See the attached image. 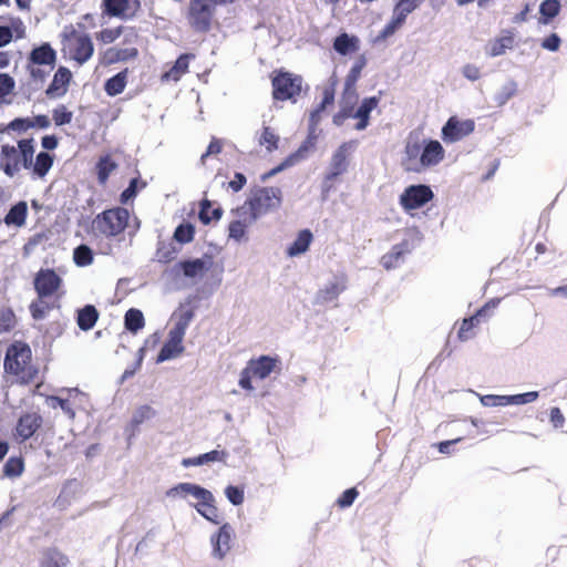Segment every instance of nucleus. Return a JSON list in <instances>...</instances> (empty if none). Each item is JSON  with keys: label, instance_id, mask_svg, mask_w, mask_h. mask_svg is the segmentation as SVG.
<instances>
[{"label": "nucleus", "instance_id": "1", "mask_svg": "<svg viewBox=\"0 0 567 567\" xmlns=\"http://www.w3.org/2000/svg\"><path fill=\"white\" fill-rule=\"evenodd\" d=\"M34 152L33 138H22L17 145H0V171L8 177H14L27 169L33 176L43 178L53 165V157L47 152H40L33 162Z\"/></svg>", "mask_w": 567, "mask_h": 567}, {"label": "nucleus", "instance_id": "2", "mask_svg": "<svg viewBox=\"0 0 567 567\" xmlns=\"http://www.w3.org/2000/svg\"><path fill=\"white\" fill-rule=\"evenodd\" d=\"M33 288L37 299L29 305L31 317L35 321L43 320L47 315L60 309L61 298L64 295L63 279L52 268H41L33 278Z\"/></svg>", "mask_w": 567, "mask_h": 567}, {"label": "nucleus", "instance_id": "3", "mask_svg": "<svg viewBox=\"0 0 567 567\" xmlns=\"http://www.w3.org/2000/svg\"><path fill=\"white\" fill-rule=\"evenodd\" d=\"M3 368L20 384L34 383L39 378V369L33 363L31 348L24 341H14L7 348Z\"/></svg>", "mask_w": 567, "mask_h": 567}, {"label": "nucleus", "instance_id": "4", "mask_svg": "<svg viewBox=\"0 0 567 567\" xmlns=\"http://www.w3.org/2000/svg\"><path fill=\"white\" fill-rule=\"evenodd\" d=\"M168 495H181L186 497L192 495L198 503L194 505L196 511L207 520L214 524H220L221 517L218 508L215 505V498L208 489L192 483H179L171 488Z\"/></svg>", "mask_w": 567, "mask_h": 567}, {"label": "nucleus", "instance_id": "5", "mask_svg": "<svg viewBox=\"0 0 567 567\" xmlns=\"http://www.w3.org/2000/svg\"><path fill=\"white\" fill-rule=\"evenodd\" d=\"M282 193L278 187H258L252 189L241 206L250 217L257 220L261 216L277 209L281 205Z\"/></svg>", "mask_w": 567, "mask_h": 567}, {"label": "nucleus", "instance_id": "6", "mask_svg": "<svg viewBox=\"0 0 567 567\" xmlns=\"http://www.w3.org/2000/svg\"><path fill=\"white\" fill-rule=\"evenodd\" d=\"M281 370V360L278 355H260L247 362L246 368L240 372L238 383L241 389L252 391V379L265 380L272 373L280 374Z\"/></svg>", "mask_w": 567, "mask_h": 567}, {"label": "nucleus", "instance_id": "7", "mask_svg": "<svg viewBox=\"0 0 567 567\" xmlns=\"http://www.w3.org/2000/svg\"><path fill=\"white\" fill-rule=\"evenodd\" d=\"M270 80L275 101L296 103L303 92V79L299 74L278 69L272 71Z\"/></svg>", "mask_w": 567, "mask_h": 567}, {"label": "nucleus", "instance_id": "8", "mask_svg": "<svg viewBox=\"0 0 567 567\" xmlns=\"http://www.w3.org/2000/svg\"><path fill=\"white\" fill-rule=\"evenodd\" d=\"M62 38L64 52L79 65H83L93 56L94 44L89 33L79 31L71 24L64 28Z\"/></svg>", "mask_w": 567, "mask_h": 567}, {"label": "nucleus", "instance_id": "9", "mask_svg": "<svg viewBox=\"0 0 567 567\" xmlns=\"http://www.w3.org/2000/svg\"><path fill=\"white\" fill-rule=\"evenodd\" d=\"M130 213L124 207L105 209L93 220L94 229L106 238L122 234L128 225Z\"/></svg>", "mask_w": 567, "mask_h": 567}, {"label": "nucleus", "instance_id": "10", "mask_svg": "<svg viewBox=\"0 0 567 567\" xmlns=\"http://www.w3.org/2000/svg\"><path fill=\"white\" fill-rule=\"evenodd\" d=\"M193 316L194 313L192 310H187L179 316L174 328L168 333V340L164 343L157 355L158 362L173 359L184 351L183 339Z\"/></svg>", "mask_w": 567, "mask_h": 567}, {"label": "nucleus", "instance_id": "11", "mask_svg": "<svg viewBox=\"0 0 567 567\" xmlns=\"http://www.w3.org/2000/svg\"><path fill=\"white\" fill-rule=\"evenodd\" d=\"M215 13L213 0H190L186 19L193 31L207 33L212 29Z\"/></svg>", "mask_w": 567, "mask_h": 567}, {"label": "nucleus", "instance_id": "12", "mask_svg": "<svg viewBox=\"0 0 567 567\" xmlns=\"http://www.w3.org/2000/svg\"><path fill=\"white\" fill-rule=\"evenodd\" d=\"M434 197L430 186L424 184L408 186L400 195L399 203L401 207L410 213L419 209L431 202Z\"/></svg>", "mask_w": 567, "mask_h": 567}, {"label": "nucleus", "instance_id": "13", "mask_svg": "<svg viewBox=\"0 0 567 567\" xmlns=\"http://www.w3.org/2000/svg\"><path fill=\"white\" fill-rule=\"evenodd\" d=\"M423 140L412 133L408 136L401 165L405 172L421 173Z\"/></svg>", "mask_w": 567, "mask_h": 567}, {"label": "nucleus", "instance_id": "14", "mask_svg": "<svg viewBox=\"0 0 567 567\" xmlns=\"http://www.w3.org/2000/svg\"><path fill=\"white\" fill-rule=\"evenodd\" d=\"M141 10V0H102V11L109 17L132 19Z\"/></svg>", "mask_w": 567, "mask_h": 567}, {"label": "nucleus", "instance_id": "15", "mask_svg": "<svg viewBox=\"0 0 567 567\" xmlns=\"http://www.w3.org/2000/svg\"><path fill=\"white\" fill-rule=\"evenodd\" d=\"M474 128L473 120L460 121L452 116L442 127V138L445 143H454L473 133Z\"/></svg>", "mask_w": 567, "mask_h": 567}, {"label": "nucleus", "instance_id": "16", "mask_svg": "<svg viewBox=\"0 0 567 567\" xmlns=\"http://www.w3.org/2000/svg\"><path fill=\"white\" fill-rule=\"evenodd\" d=\"M43 419L38 412H27L20 415L14 427V436L25 442L42 426Z\"/></svg>", "mask_w": 567, "mask_h": 567}, {"label": "nucleus", "instance_id": "17", "mask_svg": "<svg viewBox=\"0 0 567 567\" xmlns=\"http://www.w3.org/2000/svg\"><path fill=\"white\" fill-rule=\"evenodd\" d=\"M358 142L352 140L342 143L333 153L330 163V178L342 175L349 166V157L355 150Z\"/></svg>", "mask_w": 567, "mask_h": 567}, {"label": "nucleus", "instance_id": "18", "mask_svg": "<svg viewBox=\"0 0 567 567\" xmlns=\"http://www.w3.org/2000/svg\"><path fill=\"white\" fill-rule=\"evenodd\" d=\"M445 156V150L436 140H423L421 173L439 165Z\"/></svg>", "mask_w": 567, "mask_h": 567}, {"label": "nucleus", "instance_id": "19", "mask_svg": "<svg viewBox=\"0 0 567 567\" xmlns=\"http://www.w3.org/2000/svg\"><path fill=\"white\" fill-rule=\"evenodd\" d=\"M347 289V277L340 275L333 281L328 282L323 288L319 289L316 295L317 305H326L334 301Z\"/></svg>", "mask_w": 567, "mask_h": 567}, {"label": "nucleus", "instance_id": "20", "mask_svg": "<svg viewBox=\"0 0 567 567\" xmlns=\"http://www.w3.org/2000/svg\"><path fill=\"white\" fill-rule=\"evenodd\" d=\"M235 532L229 524L226 523L220 526L217 535L212 538L213 551L216 557L221 559L226 556L231 548Z\"/></svg>", "mask_w": 567, "mask_h": 567}, {"label": "nucleus", "instance_id": "21", "mask_svg": "<svg viewBox=\"0 0 567 567\" xmlns=\"http://www.w3.org/2000/svg\"><path fill=\"white\" fill-rule=\"evenodd\" d=\"M71 79V71L65 66H60L54 73L53 80L48 86L45 94L52 99L64 95Z\"/></svg>", "mask_w": 567, "mask_h": 567}, {"label": "nucleus", "instance_id": "22", "mask_svg": "<svg viewBox=\"0 0 567 567\" xmlns=\"http://www.w3.org/2000/svg\"><path fill=\"white\" fill-rule=\"evenodd\" d=\"M138 50L135 47L130 48H117L111 47L106 49L102 56V63L105 65L115 64L118 62H126L136 59Z\"/></svg>", "mask_w": 567, "mask_h": 567}, {"label": "nucleus", "instance_id": "23", "mask_svg": "<svg viewBox=\"0 0 567 567\" xmlns=\"http://www.w3.org/2000/svg\"><path fill=\"white\" fill-rule=\"evenodd\" d=\"M56 61V52L49 43L34 48L29 55V62L53 69Z\"/></svg>", "mask_w": 567, "mask_h": 567}, {"label": "nucleus", "instance_id": "24", "mask_svg": "<svg viewBox=\"0 0 567 567\" xmlns=\"http://www.w3.org/2000/svg\"><path fill=\"white\" fill-rule=\"evenodd\" d=\"M379 97L377 96H370L362 100L360 106L353 113V117L358 118V123L355 124V130L362 131L367 128L370 122V113L377 109L379 105Z\"/></svg>", "mask_w": 567, "mask_h": 567}, {"label": "nucleus", "instance_id": "25", "mask_svg": "<svg viewBox=\"0 0 567 567\" xmlns=\"http://www.w3.org/2000/svg\"><path fill=\"white\" fill-rule=\"evenodd\" d=\"M194 59V53L181 54L175 61L174 65L163 74L162 79L165 81H179L182 76L188 72L189 62Z\"/></svg>", "mask_w": 567, "mask_h": 567}, {"label": "nucleus", "instance_id": "26", "mask_svg": "<svg viewBox=\"0 0 567 567\" xmlns=\"http://www.w3.org/2000/svg\"><path fill=\"white\" fill-rule=\"evenodd\" d=\"M10 25H0V48L9 44L13 39V32L17 38H23L25 33V27L19 17H11L9 19Z\"/></svg>", "mask_w": 567, "mask_h": 567}, {"label": "nucleus", "instance_id": "27", "mask_svg": "<svg viewBox=\"0 0 567 567\" xmlns=\"http://www.w3.org/2000/svg\"><path fill=\"white\" fill-rule=\"evenodd\" d=\"M313 240V235L309 229H302L298 233L297 238L293 243L287 247L286 254L288 257H296L308 251L311 243Z\"/></svg>", "mask_w": 567, "mask_h": 567}, {"label": "nucleus", "instance_id": "28", "mask_svg": "<svg viewBox=\"0 0 567 567\" xmlns=\"http://www.w3.org/2000/svg\"><path fill=\"white\" fill-rule=\"evenodd\" d=\"M237 213L240 218L237 220H233L229 224L228 230L229 237L239 241L245 237L247 227L255 223L256 220H249L250 215L247 212H245L243 207H239L237 209Z\"/></svg>", "mask_w": 567, "mask_h": 567}, {"label": "nucleus", "instance_id": "29", "mask_svg": "<svg viewBox=\"0 0 567 567\" xmlns=\"http://www.w3.org/2000/svg\"><path fill=\"white\" fill-rule=\"evenodd\" d=\"M488 310L489 303H486L484 307L477 310V312L474 316L463 319L461 327L458 329L460 340L466 341L473 337L474 327L480 323L481 317L486 316Z\"/></svg>", "mask_w": 567, "mask_h": 567}, {"label": "nucleus", "instance_id": "30", "mask_svg": "<svg viewBox=\"0 0 567 567\" xmlns=\"http://www.w3.org/2000/svg\"><path fill=\"white\" fill-rule=\"evenodd\" d=\"M99 311L93 305H86L76 312V323L83 331L91 330L99 320Z\"/></svg>", "mask_w": 567, "mask_h": 567}, {"label": "nucleus", "instance_id": "31", "mask_svg": "<svg viewBox=\"0 0 567 567\" xmlns=\"http://www.w3.org/2000/svg\"><path fill=\"white\" fill-rule=\"evenodd\" d=\"M28 216V206L25 202H19L13 205L4 216V223L8 226L22 227Z\"/></svg>", "mask_w": 567, "mask_h": 567}, {"label": "nucleus", "instance_id": "32", "mask_svg": "<svg viewBox=\"0 0 567 567\" xmlns=\"http://www.w3.org/2000/svg\"><path fill=\"white\" fill-rule=\"evenodd\" d=\"M127 75H128V70L125 69V70L118 72L117 74H115L114 76L110 78L109 80H106V82L104 84V90H105L106 94L109 96H116V95L121 94L126 87Z\"/></svg>", "mask_w": 567, "mask_h": 567}, {"label": "nucleus", "instance_id": "33", "mask_svg": "<svg viewBox=\"0 0 567 567\" xmlns=\"http://www.w3.org/2000/svg\"><path fill=\"white\" fill-rule=\"evenodd\" d=\"M117 168V164L107 154L101 156L95 165L99 184L105 185L112 172Z\"/></svg>", "mask_w": 567, "mask_h": 567}, {"label": "nucleus", "instance_id": "34", "mask_svg": "<svg viewBox=\"0 0 567 567\" xmlns=\"http://www.w3.org/2000/svg\"><path fill=\"white\" fill-rule=\"evenodd\" d=\"M514 43V35L511 31H506V34L496 38L489 42L487 54L492 58L502 55L507 49L512 48Z\"/></svg>", "mask_w": 567, "mask_h": 567}, {"label": "nucleus", "instance_id": "35", "mask_svg": "<svg viewBox=\"0 0 567 567\" xmlns=\"http://www.w3.org/2000/svg\"><path fill=\"white\" fill-rule=\"evenodd\" d=\"M125 329L132 333H136L145 326L143 312L140 309L131 308L124 316Z\"/></svg>", "mask_w": 567, "mask_h": 567}, {"label": "nucleus", "instance_id": "36", "mask_svg": "<svg viewBox=\"0 0 567 567\" xmlns=\"http://www.w3.org/2000/svg\"><path fill=\"white\" fill-rule=\"evenodd\" d=\"M280 136L270 126H262L260 135L258 137V144L264 146L267 152L271 153L279 147Z\"/></svg>", "mask_w": 567, "mask_h": 567}, {"label": "nucleus", "instance_id": "37", "mask_svg": "<svg viewBox=\"0 0 567 567\" xmlns=\"http://www.w3.org/2000/svg\"><path fill=\"white\" fill-rule=\"evenodd\" d=\"M359 40L357 37H349L347 33H341L333 41V49L342 55L358 50Z\"/></svg>", "mask_w": 567, "mask_h": 567}, {"label": "nucleus", "instance_id": "38", "mask_svg": "<svg viewBox=\"0 0 567 567\" xmlns=\"http://www.w3.org/2000/svg\"><path fill=\"white\" fill-rule=\"evenodd\" d=\"M559 0H544L539 6V23L548 24L560 12Z\"/></svg>", "mask_w": 567, "mask_h": 567}, {"label": "nucleus", "instance_id": "39", "mask_svg": "<svg viewBox=\"0 0 567 567\" xmlns=\"http://www.w3.org/2000/svg\"><path fill=\"white\" fill-rule=\"evenodd\" d=\"M177 267L189 278L203 275L207 270L206 262L203 259L181 261Z\"/></svg>", "mask_w": 567, "mask_h": 567}, {"label": "nucleus", "instance_id": "40", "mask_svg": "<svg viewBox=\"0 0 567 567\" xmlns=\"http://www.w3.org/2000/svg\"><path fill=\"white\" fill-rule=\"evenodd\" d=\"M221 208H212L210 200H202L198 217L204 225H208L212 220H218L221 217Z\"/></svg>", "mask_w": 567, "mask_h": 567}, {"label": "nucleus", "instance_id": "41", "mask_svg": "<svg viewBox=\"0 0 567 567\" xmlns=\"http://www.w3.org/2000/svg\"><path fill=\"white\" fill-rule=\"evenodd\" d=\"M405 17L394 11V16L392 19L385 24V27L380 31L378 35V40H385L389 37L393 35L398 29H400L405 22Z\"/></svg>", "mask_w": 567, "mask_h": 567}, {"label": "nucleus", "instance_id": "42", "mask_svg": "<svg viewBox=\"0 0 567 567\" xmlns=\"http://www.w3.org/2000/svg\"><path fill=\"white\" fill-rule=\"evenodd\" d=\"M334 95H336L334 83H331L330 85L324 86V89L322 90V100L317 105L315 111L311 113V117L315 118L321 112H323L327 109V106L332 105L334 102Z\"/></svg>", "mask_w": 567, "mask_h": 567}, {"label": "nucleus", "instance_id": "43", "mask_svg": "<svg viewBox=\"0 0 567 567\" xmlns=\"http://www.w3.org/2000/svg\"><path fill=\"white\" fill-rule=\"evenodd\" d=\"M93 251L86 245L78 246L73 251V260L76 266L85 267L93 262Z\"/></svg>", "mask_w": 567, "mask_h": 567}, {"label": "nucleus", "instance_id": "44", "mask_svg": "<svg viewBox=\"0 0 567 567\" xmlns=\"http://www.w3.org/2000/svg\"><path fill=\"white\" fill-rule=\"evenodd\" d=\"M17 326L14 311L7 307L0 309V333L9 332Z\"/></svg>", "mask_w": 567, "mask_h": 567}, {"label": "nucleus", "instance_id": "45", "mask_svg": "<svg viewBox=\"0 0 567 567\" xmlns=\"http://www.w3.org/2000/svg\"><path fill=\"white\" fill-rule=\"evenodd\" d=\"M195 227L189 223L178 225L174 231V239L181 244H188L194 239Z\"/></svg>", "mask_w": 567, "mask_h": 567}, {"label": "nucleus", "instance_id": "46", "mask_svg": "<svg viewBox=\"0 0 567 567\" xmlns=\"http://www.w3.org/2000/svg\"><path fill=\"white\" fill-rule=\"evenodd\" d=\"M365 64H367V60H365V58L363 55H361L354 62V64L350 69L349 73L347 75V79H346V84H347L348 87H350V86H352V85H354L357 83V81L361 76V72L364 69Z\"/></svg>", "mask_w": 567, "mask_h": 567}, {"label": "nucleus", "instance_id": "47", "mask_svg": "<svg viewBox=\"0 0 567 567\" xmlns=\"http://www.w3.org/2000/svg\"><path fill=\"white\" fill-rule=\"evenodd\" d=\"M54 124L58 126L71 123L73 113L63 104L56 106L52 112Z\"/></svg>", "mask_w": 567, "mask_h": 567}, {"label": "nucleus", "instance_id": "48", "mask_svg": "<svg viewBox=\"0 0 567 567\" xmlns=\"http://www.w3.org/2000/svg\"><path fill=\"white\" fill-rule=\"evenodd\" d=\"M123 32V27L103 29L96 33V39L102 43L110 44L117 40Z\"/></svg>", "mask_w": 567, "mask_h": 567}, {"label": "nucleus", "instance_id": "49", "mask_svg": "<svg viewBox=\"0 0 567 567\" xmlns=\"http://www.w3.org/2000/svg\"><path fill=\"white\" fill-rule=\"evenodd\" d=\"M28 71L32 78L33 81L43 83L44 80L49 76L50 72L53 69H49L44 65L34 64L31 62H28Z\"/></svg>", "mask_w": 567, "mask_h": 567}, {"label": "nucleus", "instance_id": "50", "mask_svg": "<svg viewBox=\"0 0 567 567\" xmlns=\"http://www.w3.org/2000/svg\"><path fill=\"white\" fill-rule=\"evenodd\" d=\"M23 468H24V464H23L22 458L10 457L3 466V472L7 476L12 477V476L21 475L23 472Z\"/></svg>", "mask_w": 567, "mask_h": 567}, {"label": "nucleus", "instance_id": "51", "mask_svg": "<svg viewBox=\"0 0 567 567\" xmlns=\"http://www.w3.org/2000/svg\"><path fill=\"white\" fill-rule=\"evenodd\" d=\"M480 400L484 406L488 408L509 405L508 395L486 394L482 395Z\"/></svg>", "mask_w": 567, "mask_h": 567}, {"label": "nucleus", "instance_id": "52", "mask_svg": "<svg viewBox=\"0 0 567 567\" xmlns=\"http://www.w3.org/2000/svg\"><path fill=\"white\" fill-rule=\"evenodd\" d=\"M358 495L359 492L357 491L355 487L348 488L338 497L336 504L340 508L350 507L358 497Z\"/></svg>", "mask_w": 567, "mask_h": 567}, {"label": "nucleus", "instance_id": "53", "mask_svg": "<svg viewBox=\"0 0 567 567\" xmlns=\"http://www.w3.org/2000/svg\"><path fill=\"white\" fill-rule=\"evenodd\" d=\"M155 414V411L150 405L140 406L133 414L132 424L137 426L144 421L151 419Z\"/></svg>", "mask_w": 567, "mask_h": 567}, {"label": "nucleus", "instance_id": "54", "mask_svg": "<svg viewBox=\"0 0 567 567\" xmlns=\"http://www.w3.org/2000/svg\"><path fill=\"white\" fill-rule=\"evenodd\" d=\"M225 495L233 505H241L245 499L244 489L234 485L226 487Z\"/></svg>", "mask_w": 567, "mask_h": 567}, {"label": "nucleus", "instance_id": "55", "mask_svg": "<svg viewBox=\"0 0 567 567\" xmlns=\"http://www.w3.org/2000/svg\"><path fill=\"white\" fill-rule=\"evenodd\" d=\"M402 256V250L399 246H394L392 250L384 255L381 259V262L384 268L390 269L396 266L399 259Z\"/></svg>", "mask_w": 567, "mask_h": 567}, {"label": "nucleus", "instance_id": "56", "mask_svg": "<svg viewBox=\"0 0 567 567\" xmlns=\"http://www.w3.org/2000/svg\"><path fill=\"white\" fill-rule=\"evenodd\" d=\"M423 0H399L394 11L408 17L409 13L414 11Z\"/></svg>", "mask_w": 567, "mask_h": 567}, {"label": "nucleus", "instance_id": "57", "mask_svg": "<svg viewBox=\"0 0 567 567\" xmlns=\"http://www.w3.org/2000/svg\"><path fill=\"white\" fill-rule=\"evenodd\" d=\"M537 398H538V392H536V391L526 392V393H522V394H515V395H508L509 405H512V404L519 405V404L530 403V402H534Z\"/></svg>", "mask_w": 567, "mask_h": 567}, {"label": "nucleus", "instance_id": "58", "mask_svg": "<svg viewBox=\"0 0 567 567\" xmlns=\"http://www.w3.org/2000/svg\"><path fill=\"white\" fill-rule=\"evenodd\" d=\"M223 150V143L220 140L213 137L206 152L202 155L200 162L205 164V161L210 155H218Z\"/></svg>", "mask_w": 567, "mask_h": 567}, {"label": "nucleus", "instance_id": "59", "mask_svg": "<svg viewBox=\"0 0 567 567\" xmlns=\"http://www.w3.org/2000/svg\"><path fill=\"white\" fill-rule=\"evenodd\" d=\"M14 87L13 79L6 73L0 74V99L8 95Z\"/></svg>", "mask_w": 567, "mask_h": 567}, {"label": "nucleus", "instance_id": "60", "mask_svg": "<svg viewBox=\"0 0 567 567\" xmlns=\"http://www.w3.org/2000/svg\"><path fill=\"white\" fill-rule=\"evenodd\" d=\"M137 183H138V179L137 178H133L131 182H130V185L127 188H125L121 196H120V202L122 204H126L130 199L134 198L137 194Z\"/></svg>", "mask_w": 567, "mask_h": 567}, {"label": "nucleus", "instance_id": "61", "mask_svg": "<svg viewBox=\"0 0 567 567\" xmlns=\"http://www.w3.org/2000/svg\"><path fill=\"white\" fill-rule=\"evenodd\" d=\"M199 457L202 460V464H205L208 462H215V461L224 462L227 457V453L225 451L214 450L208 453L200 454Z\"/></svg>", "mask_w": 567, "mask_h": 567}, {"label": "nucleus", "instance_id": "62", "mask_svg": "<svg viewBox=\"0 0 567 567\" xmlns=\"http://www.w3.org/2000/svg\"><path fill=\"white\" fill-rule=\"evenodd\" d=\"M560 43V38L556 33H551L543 40L542 48L555 52L559 49Z\"/></svg>", "mask_w": 567, "mask_h": 567}, {"label": "nucleus", "instance_id": "63", "mask_svg": "<svg viewBox=\"0 0 567 567\" xmlns=\"http://www.w3.org/2000/svg\"><path fill=\"white\" fill-rule=\"evenodd\" d=\"M549 420L556 429H560L565 424V416L558 406L550 409Z\"/></svg>", "mask_w": 567, "mask_h": 567}, {"label": "nucleus", "instance_id": "64", "mask_svg": "<svg viewBox=\"0 0 567 567\" xmlns=\"http://www.w3.org/2000/svg\"><path fill=\"white\" fill-rule=\"evenodd\" d=\"M462 73L470 81H476L481 78L480 68L471 63H467L463 66Z\"/></svg>", "mask_w": 567, "mask_h": 567}]
</instances>
